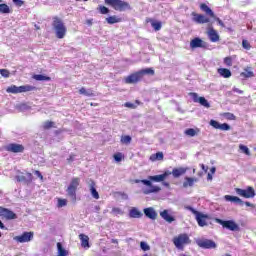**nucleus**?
<instances>
[{
	"instance_id": "nucleus-1",
	"label": "nucleus",
	"mask_w": 256,
	"mask_h": 256,
	"mask_svg": "<svg viewBox=\"0 0 256 256\" xmlns=\"http://www.w3.org/2000/svg\"><path fill=\"white\" fill-rule=\"evenodd\" d=\"M171 175V171H165L163 174L148 176V179L134 180V183H142L146 188L142 189L144 195H151V193H159L161 191V187L157 185H153V183H163L167 177Z\"/></svg>"
},
{
	"instance_id": "nucleus-2",
	"label": "nucleus",
	"mask_w": 256,
	"mask_h": 256,
	"mask_svg": "<svg viewBox=\"0 0 256 256\" xmlns=\"http://www.w3.org/2000/svg\"><path fill=\"white\" fill-rule=\"evenodd\" d=\"M52 28L57 39H65V35H67V26H65V22H63L59 16H54L52 18Z\"/></svg>"
},
{
	"instance_id": "nucleus-3",
	"label": "nucleus",
	"mask_w": 256,
	"mask_h": 256,
	"mask_svg": "<svg viewBox=\"0 0 256 256\" xmlns=\"http://www.w3.org/2000/svg\"><path fill=\"white\" fill-rule=\"evenodd\" d=\"M185 209L187 211H190L192 215H195V219H196L199 227H207V219H209V216L207 214H203V213L197 211L192 206H185Z\"/></svg>"
},
{
	"instance_id": "nucleus-4",
	"label": "nucleus",
	"mask_w": 256,
	"mask_h": 256,
	"mask_svg": "<svg viewBox=\"0 0 256 256\" xmlns=\"http://www.w3.org/2000/svg\"><path fill=\"white\" fill-rule=\"evenodd\" d=\"M6 91L8 93H12L13 95H17L19 93H29L31 91H37V87L31 85H11L6 89Z\"/></svg>"
},
{
	"instance_id": "nucleus-5",
	"label": "nucleus",
	"mask_w": 256,
	"mask_h": 256,
	"mask_svg": "<svg viewBox=\"0 0 256 256\" xmlns=\"http://www.w3.org/2000/svg\"><path fill=\"white\" fill-rule=\"evenodd\" d=\"M144 75H155V70L153 68L142 69L129 76V83H139L143 79Z\"/></svg>"
},
{
	"instance_id": "nucleus-6",
	"label": "nucleus",
	"mask_w": 256,
	"mask_h": 256,
	"mask_svg": "<svg viewBox=\"0 0 256 256\" xmlns=\"http://www.w3.org/2000/svg\"><path fill=\"white\" fill-rule=\"evenodd\" d=\"M81 184V179L79 178H72L68 188H67V194L68 197H71L72 201L75 203L77 201V187Z\"/></svg>"
},
{
	"instance_id": "nucleus-7",
	"label": "nucleus",
	"mask_w": 256,
	"mask_h": 256,
	"mask_svg": "<svg viewBox=\"0 0 256 256\" xmlns=\"http://www.w3.org/2000/svg\"><path fill=\"white\" fill-rule=\"evenodd\" d=\"M173 243L176 249L183 251L185 245H189V243H191V239L187 234H179L178 236L173 238Z\"/></svg>"
},
{
	"instance_id": "nucleus-8",
	"label": "nucleus",
	"mask_w": 256,
	"mask_h": 256,
	"mask_svg": "<svg viewBox=\"0 0 256 256\" xmlns=\"http://www.w3.org/2000/svg\"><path fill=\"white\" fill-rule=\"evenodd\" d=\"M105 4L110 5L115 11H125L129 7V4L122 0H105Z\"/></svg>"
},
{
	"instance_id": "nucleus-9",
	"label": "nucleus",
	"mask_w": 256,
	"mask_h": 256,
	"mask_svg": "<svg viewBox=\"0 0 256 256\" xmlns=\"http://www.w3.org/2000/svg\"><path fill=\"white\" fill-rule=\"evenodd\" d=\"M236 193L239 197H244V199H253L255 197V189L248 186L247 189L235 188Z\"/></svg>"
},
{
	"instance_id": "nucleus-10",
	"label": "nucleus",
	"mask_w": 256,
	"mask_h": 256,
	"mask_svg": "<svg viewBox=\"0 0 256 256\" xmlns=\"http://www.w3.org/2000/svg\"><path fill=\"white\" fill-rule=\"evenodd\" d=\"M216 223H219V225H222L224 229H228L229 231H239V225L233 220L216 219Z\"/></svg>"
},
{
	"instance_id": "nucleus-11",
	"label": "nucleus",
	"mask_w": 256,
	"mask_h": 256,
	"mask_svg": "<svg viewBox=\"0 0 256 256\" xmlns=\"http://www.w3.org/2000/svg\"><path fill=\"white\" fill-rule=\"evenodd\" d=\"M0 217L1 219H6L7 221H13L17 219V214L10 210L9 208H5L0 206Z\"/></svg>"
},
{
	"instance_id": "nucleus-12",
	"label": "nucleus",
	"mask_w": 256,
	"mask_h": 256,
	"mask_svg": "<svg viewBox=\"0 0 256 256\" xmlns=\"http://www.w3.org/2000/svg\"><path fill=\"white\" fill-rule=\"evenodd\" d=\"M196 244L198 247H201V249H217V243L210 239H198Z\"/></svg>"
},
{
	"instance_id": "nucleus-13",
	"label": "nucleus",
	"mask_w": 256,
	"mask_h": 256,
	"mask_svg": "<svg viewBox=\"0 0 256 256\" xmlns=\"http://www.w3.org/2000/svg\"><path fill=\"white\" fill-rule=\"evenodd\" d=\"M224 199L230 203H236V205H240V207H243V205H246V207H255L251 202H243V200L237 196L225 195Z\"/></svg>"
},
{
	"instance_id": "nucleus-14",
	"label": "nucleus",
	"mask_w": 256,
	"mask_h": 256,
	"mask_svg": "<svg viewBox=\"0 0 256 256\" xmlns=\"http://www.w3.org/2000/svg\"><path fill=\"white\" fill-rule=\"evenodd\" d=\"M209 43L203 41L201 38L196 37L190 41V49H207Z\"/></svg>"
},
{
	"instance_id": "nucleus-15",
	"label": "nucleus",
	"mask_w": 256,
	"mask_h": 256,
	"mask_svg": "<svg viewBox=\"0 0 256 256\" xmlns=\"http://www.w3.org/2000/svg\"><path fill=\"white\" fill-rule=\"evenodd\" d=\"M189 95L191 96L194 103H200V105H202V107H206V109H209V107H211V104H209L205 97H199V94L195 92H190Z\"/></svg>"
},
{
	"instance_id": "nucleus-16",
	"label": "nucleus",
	"mask_w": 256,
	"mask_h": 256,
	"mask_svg": "<svg viewBox=\"0 0 256 256\" xmlns=\"http://www.w3.org/2000/svg\"><path fill=\"white\" fill-rule=\"evenodd\" d=\"M8 153H23L25 151V146L18 143H10L5 147Z\"/></svg>"
},
{
	"instance_id": "nucleus-17",
	"label": "nucleus",
	"mask_w": 256,
	"mask_h": 256,
	"mask_svg": "<svg viewBox=\"0 0 256 256\" xmlns=\"http://www.w3.org/2000/svg\"><path fill=\"white\" fill-rule=\"evenodd\" d=\"M33 232H24L22 235L15 236L14 241L18 243H29V241H33Z\"/></svg>"
},
{
	"instance_id": "nucleus-18",
	"label": "nucleus",
	"mask_w": 256,
	"mask_h": 256,
	"mask_svg": "<svg viewBox=\"0 0 256 256\" xmlns=\"http://www.w3.org/2000/svg\"><path fill=\"white\" fill-rule=\"evenodd\" d=\"M209 125L211 127H213L214 129H220V131H230L231 130V126L227 123H219L216 120H210Z\"/></svg>"
},
{
	"instance_id": "nucleus-19",
	"label": "nucleus",
	"mask_w": 256,
	"mask_h": 256,
	"mask_svg": "<svg viewBox=\"0 0 256 256\" xmlns=\"http://www.w3.org/2000/svg\"><path fill=\"white\" fill-rule=\"evenodd\" d=\"M192 21L194 23H198L199 25H202L204 23H209V18H207L205 15L203 14H197L195 12H192Z\"/></svg>"
},
{
	"instance_id": "nucleus-20",
	"label": "nucleus",
	"mask_w": 256,
	"mask_h": 256,
	"mask_svg": "<svg viewBox=\"0 0 256 256\" xmlns=\"http://www.w3.org/2000/svg\"><path fill=\"white\" fill-rule=\"evenodd\" d=\"M16 181H18V183H31L33 181V174H31V172H27L26 176L22 173L20 175H17L16 177Z\"/></svg>"
},
{
	"instance_id": "nucleus-21",
	"label": "nucleus",
	"mask_w": 256,
	"mask_h": 256,
	"mask_svg": "<svg viewBox=\"0 0 256 256\" xmlns=\"http://www.w3.org/2000/svg\"><path fill=\"white\" fill-rule=\"evenodd\" d=\"M160 217L167 223H173V221H175V217L171 215V211L169 210H163L160 212Z\"/></svg>"
},
{
	"instance_id": "nucleus-22",
	"label": "nucleus",
	"mask_w": 256,
	"mask_h": 256,
	"mask_svg": "<svg viewBox=\"0 0 256 256\" xmlns=\"http://www.w3.org/2000/svg\"><path fill=\"white\" fill-rule=\"evenodd\" d=\"M144 215L148 217V219H152L155 221L157 219V212L155 211V208L149 207L144 209Z\"/></svg>"
},
{
	"instance_id": "nucleus-23",
	"label": "nucleus",
	"mask_w": 256,
	"mask_h": 256,
	"mask_svg": "<svg viewBox=\"0 0 256 256\" xmlns=\"http://www.w3.org/2000/svg\"><path fill=\"white\" fill-rule=\"evenodd\" d=\"M197 181H199L197 178L185 177V181L183 182L184 189H187V187H193Z\"/></svg>"
},
{
	"instance_id": "nucleus-24",
	"label": "nucleus",
	"mask_w": 256,
	"mask_h": 256,
	"mask_svg": "<svg viewBox=\"0 0 256 256\" xmlns=\"http://www.w3.org/2000/svg\"><path fill=\"white\" fill-rule=\"evenodd\" d=\"M185 173H187V169L180 167V168H174L171 172V175H173V177H175V179L181 177V175H185Z\"/></svg>"
},
{
	"instance_id": "nucleus-25",
	"label": "nucleus",
	"mask_w": 256,
	"mask_h": 256,
	"mask_svg": "<svg viewBox=\"0 0 256 256\" xmlns=\"http://www.w3.org/2000/svg\"><path fill=\"white\" fill-rule=\"evenodd\" d=\"M129 217H132V219H141L143 217V212L139 211L137 208H131Z\"/></svg>"
},
{
	"instance_id": "nucleus-26",
	"label": "nucleus",
	"mask_w": 256,
	"mask_h": 256,
	"mask_svg": "<svg viewBox=\"0 0 256 256\" xmlns=\"http://www.w3.org/2000/svg\"><path fill=\"white\" fill-rule=\"evenodd\" d=\"M208 37L212 43H217V41H219V34L215 29H210L208 31Z\"/></svg>"
},
{
	"instance_id": "nucleus-27",
	"label": "nucleus",
	"mask_w": 256,
	"mask_h": 256,
	"mask_svg": "<svg viewBox=\"0 0 256 256\" xmlns=\"http://www.w3.org/2000/svg\"><path fill=\"white\" fill-rule=\"evenodd\" d=\"M218 73L221 77H224V79H229V77H231V70L227 68H219Z\"/></svg>"
},
{
	"instance_id": "nucleus-28",
	"label": "nucleus",
	"mask_w": 256,
	"mask_h": 256,
	"mask_svg": "<svg viewBox=\"0 0 256 256\" xmlns=\"http://www.w3.org/2000/svg\"><path fill=\"white\" fill-rule=\"evenodd\" d=\"M90 192L94 199H99V192H97V189L95 188V181L91 180L90 183Z\"/></svg>"
},
{
	"instance_id": "nucleus-29",
	"label": "nucleus",
	"mask_w": 256,
	"mask_h": 256,
	"mask_svg": "<svg viewBox=\"0 0 256 256\" xmlns=\"http://www.w3.org/2000/svg\"><path fill=\"white\" fill-rule=\"evenodd\" d=\"M200 9L204 11L206 15H209L210 17H215V13L213 12V10H211V8H209V6H207V4H201Z\"/></svg>"
},
{
	"instance_id": "nucleus-30",
	"label": "nucleus",
	"mask_w": 256,
	"mask_h": 256,
	"mask_svg": "<svg viewBox=\"0 0 256 256\" xmlns=\"http://www.w3.org/2000/svg\"><path fill=\"white\" fill-rule=\"evenodd\" d=\"M79 94L85 95L86 97H95V92H93V90L87 91V89H85V87H82L79 89Z\"/></svg>"
},
{
	"instance_id": "nucleus-31",
	"label": "nucleus",
	"mask_w": 256,
	"mask_h": 256,
	"mask_svg": "<svg viewBox=\"0 0 256 256\" xmlns=\"http://www.w3.org/2000/svg\"><path fill=\"white\" fill-rule=\"evenodd\" d=\"M79 239L81 241L82 247H89V236L85 234H80Z\"/></svg>"
},
{
	"instance_id": "nucleus-32",
	"label": "nucleus",
	"mask_w": 256,
	"mask_h": 256,
	"mask_svg": "<svg viewBox=\"0 0 256 256\" xmlns=\"http://www.w3.org/2000/svg\"><path fill=\"white\" fill-rule=\"evenodd\" d=\"M106 22L109 25H115V23H121V18L117 17L116 15L110 16V17L106 18Z\"/></svg>"
},
{
	"instance_id": "nucleus-33",
	"label": "nucleus",
	"mask_w": 256,
	"mask_h": 256,
	"mask_svg": "<svg viewBox=\"0 0 256 256\" xmlns=\"http://www.w3.org/2000/svg\"><path fill=\"white\" fill-rule=\"evenodd\" d=\"M57 249H58V256H67L69 255V252L63 248V244L60 242L57 243Z\"/></svg>"
},
{
	"instance_id": "nucleus-34",
	"label": "nucleus",
	"mask_w": 256,
	"mask_h": 256,
	"mask_svg": "<svg viewBox=\"0 0 256 256\" xmlns=\"http://www.w3.org/2000/svg\"><path fill=\"white\" fill-rule=\"evenodd\" d=\"M33 79H35V81H51V77L45 76L43 74H35Z\"/></svg>"
},
{
	"instance_id": "nucleus-35",
	"label": "nucleus",
	"mask_w": 256,
	"mask_h": 256,
	"mask_svg": "<svg viewBox=\"0 0 256 256\" xmlns=\"http://www.w3.org/2000/svg\"><path fill=\"white\" fill-rule=\"evenodd\" d=\"M0 13L7 14L11 13V8L7 4H0Z\"/></svg>"
},
{
	"instance_id": "nucleus-36",
	"label": "nucleus",
	"mask_w": 256,
	"mask_h": 256,
	"mask_svg": "<svg viewBox=\"0 0 256 256\" xmlns=\"http://www.w3.org/2000/svg\"><path fill=\"white\" fill-rule=\"evenodd\" d=\"M53 127H55V122H53V121H46L43 124V129L45 131H47L48 129H53Z\"/></svg>"
},
{
	"instance_id": "nucleus-37",
	"label": "nucleus",
	"mask_w": 256,
	"mask_h": 256,
	"mask_svg": "<svg viewBox=\"0 0 256 256\" xmlns=\"http://www.w3.org/2000/svg\"><path fill=\"white\" fill-rule=\"evenodd\" d=\"M240 77H243L244 79H249L251 77H254V73H253V71L245 70L244 72H242L240 74Z\"/></svg>"
},
{
	"instance_id": "nucleus-38",
	"label": "nucleus",
	"mask_w": 256,
	"mask_h": 256,
	"mask_svg": "<svg viewBox=\"0 0 256 256\" xmlns=\"http://www.w3.org/2000/svg\"><path fill=\"white\" fill-rule=\"evenodd\" d=\"M151 26L153 27V29H155L156 31H161V22H157L155 20H150Z\"/></svg>"
},
{
	"instance_id": "nucleus-39",
	"label": "nucleus",
	"mask_w": 256,
	"mask_h": 256,
	"mask_svg": "<svg viewBox=\"0 0 256 256\" xmlns=\"http://www.w3.org/2000/svg\"><path fill=\"white\" fill-rule=\"evenodd\" d=\"M184 133L188 137H195V135H197V131L195 129H193V128L186 129Z\"/></svg>"
},
{
	"instance_id": "nucleus-40",
	"label": "nucleus",
	"mask_w": 256,
	"mask_h": 256,
	"mask_svg": "<svg viewBox=\"0 0 256 256\" xmlns=\"http://www.w3.org/2000/svg\"><path fill=\"white\" fill-rule=\"evenodd\" d=\"M152 161H161L163 160V154L162 152H158L150 157Z\"/></svg>"
},
{
	"instance_id": "nucleus-41",
	"label": "nucleus",
	"mask_w": 256,
	"mask_h": 256,
	"mask_svg": "<svg viewBox=\"0 0 256 256\" xmlns=\"http://www.w3.org/2000/svg\"><path fill=\"white\" fill-rule=\"evenodd\" d=\"M97 10L99 11V13H101V15H107L109 13V8L103 5L98 6Z\"/></svg>"
},
{
	"instance_id": "nucleus-42",
	"label": "nucleus",
	"mask_w": 256,
	"mask_h": 256,
	"mask_svg": "<svg viewBox=\"0 0 256 256\" xmlns=\"http://www.w3.org/2000/svg\"><path fill=\"white\" fill-rule=\"evenodd\" d=\"M113 158L116 163H121V161H123V154L121 152H118L114 154Z\"/></svg>"
},
{
	"instance_id": "nucleus-43",
	"label": "nucleus",
	"mask_w": 256,
	"mask_h": 256,
	"mask_svg": "<svg viewBox=\"0 0 256 256\" xmlns=\"http://www.w3.org/2000/svg\"><path fill=\"white\" fill-rule=\"evenodd\" d=\"M239 149H240V151L244 152L245 155H251V151L249 150V148L247 146L240 144Z\"/></svg>"
},
{
	"instance_id": "nucleus-44",
	"label": "nucleus",
	"mask_w": 256,
	"mask_h": 256,
	"mask_svg": "<svg viewBox=\"0 0 256 256\" xmlns=\"http://www.w3.org/2000/svg\"><path fill=\"white\" fill-rule=\"evenodd\" d=\"M0 75H2V77H5L7 79L11 75V72H9V70L7 69H0Z\"/></svg>"
},
{
	"instance_id": "nucleus-45",
	"label": "nucleus",
	"mask_w": 256,
	"mask_h": 256,
	"mask_svg": "<svg viewBox=\"0 0 256 256\" xmlns=\"http://www.w3.org/2000/svg\"><path fill=\"white\" fill-rule=\"evenodd\" d=\"M140 247H141L142 251H149L151 249L149 244H147L146 242H141Z\"/></svg>"
},
{
	"instance_id": "nucleus-46",
	"label": "nucleus",
	"mask_w": 256,
	"mask_h": 256,
	"mask_svg": "<svg viewBox=\"0 0 256 256\" xmlns=\"http://www.w3.org/2000/svg\"><path fill=\"white\" fill-rule=\"evenodd\" d=\"M242 47H243V49H246V51H249V49H251V44L249 43V41L243 40Z\"/></svg>"
},
{
	"instance_id": "nucleus-47",
	"label": "nucleus",
	"mask_w": 256,
	"mask_h": 256,
	"mask_svg": "<svg viewBox=\"0 0 256 256\" xmlns=\"http://www.w3.org/2000/svg\"><path fill=\"white\" fill-rule=\"evenodd\" d=\"M224 63L227 65V67H231L233 65V59L231 57L224 58Z\"/></svg>"
},
{
	"instance_id": "nucleus-48",
	"label": "nucleus",
	"mask_w": 256,
	"mask_h": 256,
	"mask_svg": "<svg viewBox=\"0 0 256 256\" xmlns=\"http://www.w3.org/2000/svg\"><path fill=\"white\" fill-rule=\"evenodd\" d=\"M67 205V199H58V207H66Z\"/></svg>"
},
{
	"instance_id": "nucleus-49",
	"label": "nucleus",
	"mask_w": 256,
	"mask_h": 256,
	"mask_svg": "<svg viewBox=\"0 0 256 256\" xmlns=\"http://www.w3.org/2000/svg\"><path fill=\"white\" fill-rule=\"evenodd\" d=\"M226 119H229L230 121H235V116L233 113H226L225 114Z\"/></svg>"
},
{
	"instance_id": "nucleus-50",
	"label": "nucleus",
	"mask_w": 256,
	"mask_h": 256,
	"mask_svg": "<svg viewBox=\"0 0 256 256\" xmlns=\"http://www.w3.org/2000/svg\"><path fill=\"white\" fill-rule=\"evenodd\" d=\"M13 3H15V5H17V7H23L24 3L23 0H12Z\"/></svg>"
},
{
	"instance_id": "nucleus-51",
	"label": "nucleus",
	"mask_w": 256,
	"mask_h": 256,
	"mask_svg": "<svg viewBox=\"0 0 256 256\" xmlns=\"http://www.w3.org/2000/svg\"><path fill=\"white\" fill-rule=\"evenodd\" d=\"M112 213H114V215H121L122 211L119 208L114 207L112 208Z\"/></svg>"
},
{
	"instance_id": "nucleus-52",
	"label": "nucleus",
	"mask_w": 256,
	"mask_h": 256,
	"mask_svg": "<svg viewBox=\"0 0 256 256\" xmlns=\"http://www.w3.org/2000/svg\"><path fill=\"white\" fill-rule=\"evenodd\" d=\"M137 105H141V102H139V100H136V103H129V108L130 109H135L137 107Z\"/></svg>"
},
{
	"instance_id": "nucleus-53",
	"label": "nucleus",
	"mask_w": 256,
	"mask_h": 256,
	"mask_svg": "<svg viewBox=\"0 0 256 256\" xmlns=\"http://www.w3.org/2000/svg\"><path fill=\"white\" fill-rule=\"evenodd\" d=\"M34 175H36L41 181H43V174L39 170L34 171Z\"/></svg>"
},
{
	"instance_id": "nucleus-54",
	"label": "nucleus",
	"mask_w": 256,
	"mask_h": 256,
	"mask_svg": "<svg viewBox=\"0 0 256 256\" xmlns=\"http://www.w3.org/2000/svg\"><path fill=\"white\" fill-rule=\"evenodd\" d=\"M121 142L122 143H129V135H126V136L122 137Z\"/></svg>"
},
{
	"instance_id": "nucleus-55",
	"label": "nucleus",
	"mask_w": 256,
	"mask_h": 256,
	"mask_svg": "<svg viewBox=\"0 0 256 256\" xmlns=\"http://www.w3.org/2000/svg\"><path fill=\"white\" fill-rule=\"evenodd\" d=\"M67 161L68 163H73V161H75V154L70 155Z\"/></svg>"
},
{
	"instance_id": "nucleus-56",
	"label": "nucleus",
	"mask_w": 256,
	"mask_h": 256,
	"mask_svg": "<svg viewBox=\"0 0 256 256\" xmlns=\"http://www.w3.org/2000/svg\"><path fill=\"white\" fill-rule=\"evenodd\" d=\"M234 93H239V95H243V90H239V88L234 87L233 88Z\"/></svg>"
},
{
	"instance_id": "nucleus-57",
	"label": "nucleus",
	"mask_w": 256,
	"mask_h": 256,
	"mask_svg": "<svg viewBox=\"0 0 256 256\" xmlns=\"http://www.w3.org/2000/svg\"><path fill=\"white\" fill-rule=\"evenodd\" d=\"M162 185H163L164 187H170L169 182H165V181H163V182H162Z\"/></svg>"
},
{
	"instance_id": "nucleus-58",
	"label": "nucleus",
	"mask_w": 256,
	"mask_h": 256,
	"mask_svg": "<svg viewBox=\"0 0 256 256\" xmlns=\"http://www.w3.org/2000/svg\"><path fill=\"white\" fill-rule=\"evenodd\" d=\"M0 229H6L5 224H3V222L1 220H0Z\"/></svg>"
},
{
	"instance_id": "nucleus-59",
	"label": "nucleus",
	"mask_w": 256,
	"mask_h": 256,
	"mask_svg": "<svg viewBox=\"0 0 256 256\" xmlns=\"http://www.w3.org/2000/svg\"><path fill=\"white\" fill-rule=\"evenodd\" d=\"M218 24H219L221 27H225V24H223V21H221L220 19H218Z\"/></svg>"
},
{
	"instance_id": "nucleus-60",
	"label": "nucleus",
	"mask_w": 256,
	"mask_h": 256,
	"mask_svg": "<svg viewBox=\"0 0 256 256\" xmlns=\"http://www.w3.org/2000/svg\"><path fill=\"white\" fill-rule=\"evenodd\" d=\"M207 179H208V181H211V180H213V176L211 174H208Z\"/></svg>"
},
{
	"instance_id": "nucleus-61",
	"label": "nucleus",
	"mask_w": 256,
	"mask_h": 256,
	"mask_svg": "<svg viewBox=\"0 0 256 256\" xmlns=\"http://www.w3.org/2000/svg\"><path fill=\"white\" fill-rule=\"evenodd\" d=\"M111 243H114V244L117 245V243H119V241H118L117 239H112V240H111Z\"/></svg>"
},
{
	"instance_id": "nucleus-62",
	"label": "nucleus",
	"mask_w": 256,
	"mask_h": 256,
	"mask_svg": "<svg viewBox=\"0 0 256 256\" xmlns=\"http://www.w3.org/2000/svg\"><path fill=\"white\" fill-rule=\"evenodd\" d=\"M201 167H202L203 171H207V168L205 167V164H201Z\"/></svg>"
},
{
	"instance_id": "nucleus-63",
	"label": "nucleus",
	"mask_w": 256,
	"mask_h": 256,
	"mask_svg": "<svg viewBox=\"0 0 256 256\" xmlns=\"http://www.w3.org/2000/svg\"><path fill=\"white\" fill-rule=\"evenodd\" d=\"M210 171H211V173L213 174V173H215L216 168H215V167H212Z\"/></svg>"
},
{
	"instance_id": "nucleus-64",
	"label": "nucleus",
	"mask_w": 256,
	"mask_h": 256,
	"mask_svg": "<svg viewBox=\"0 0 256 256\" xmlns=\"http://www.w3.org/2000/svg\"><path fill=\"white\" fill-rule=\"evenodd\" d=\"M124 105L125 107H129V102H126Z\"/></svg>"
}]
</instances>
